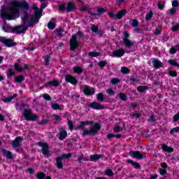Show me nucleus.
Returning a JSON list of instances; mask_svg holds the SVG:
<instances>
[{
    "label": "nucleus",
    "mask_w": 179,
    "mask_h": 179,
    "mask_svg": "<svg viewBox=\"0 0 179 179\" xmlns=\"http://www.w3.org/2000/svg\"><path fill=\"white\" fill-rule=\"evenodd\" d=\"M111 83L112 85H118L120 83V79L114 78L111 80Z\"/></svg>",
    "instance_id": "052dcab7"
},
{
    "label": "nucleus",
    "mask_w": 179,
    "mask_h": 179,
    "mask_svg": "<svg viewBox=\"0 0 179 179\" xmlns=\"http://www.w3.org/2000/svg\"><path fill=\"white\" fill-rule=\"evenodd\" d=\"M14 69L15 71H18V72H23V68L20 67V65L17 63L14 64Z\"/></svg>",
    "instance_id": "a18cd8bd"
},
{
    "label": "nucleus",
    "mask_w": 179,
    "mask_h": 179,
    "mask_svg": "<svg viewBox=\"0 0 179 179\" xmlns=\"http://www.w3.org/2000/svg\"><path fill=\"white\" fill-rule=\"evenodd\" d=\"M6 75H7L8 79H10L12 76H15V75H16V72L13 71V69L10 68L7 70Z\"/></svg>",
    "instance_id": "393cba45"
},
{
    "label": "nucleus",
    "mask_w": 179,
    "mask_h": 179,
    "mask_svg": "<svg viewBox=\"0 0 179 179\" xmlns=\"http://www.w3.org/2000/svg\"><path fill=\"white\" fill-rule=\"evenodd\" d=\"M66 136H68V132L66 131V130L61 131L59 136V140L64 141V139H65Z\"/></svg>",
    "instance_id": "b1692460"
},
{
    "label": "nucleus",
    "mask_w": 179,
    "mask_h": 179,
    "mask_svg": "<svg viewBox=\"0 0 179 179\" xmlns=\"http://www.w3.org/2000/svg\"><path fill=\"white\" fill-rule=\"evenodd\" d=\"M174 132L176 134L179 133V127H173V128L171 129L169 134L171 135H173L174 134Z\"/></svg>",
    "instance_id": "de8ad7c7"
},
{
    "label": "nucleus",
    "mask_w": 179,
    "mask_h": 179,
    "mask_svg": "<svg viewBox=\"0 0 179 179\" xmlns=\"http://www.w3.org/2000/svg\"><path fill=\"white\" fill-rule=\"evenodd\" d=\"M50 86H54L55 87H58L59 86V82L57 80H50L48 83Z\"/></svg>",
    "instance_id": "c756f323"
},
{
    "label": "nucleus",
    "mask_w": 179,
    "mask_h": 179,
    "mask_svg": "<svg viewBox=\"0 0 179 179\" xmlns=\"http://www.w3.org/2000/svg\"><path fill=\"white\" fill-rule=\"evenodd\" d=\"M106 93H108V94H109V96H113V94L115 93L114 92V90H113V88H108L106 90Z\"/></svg>",
    "instance_id": "680f3d73"
},
{
    "label": "nucleus",
    "mask_w": 179,
    "mask_h": 179,
    "mask_svg": "<svg viewBox=\"0 0 179 179\" xmlns=\"http://www.w3.org/2000/svg\"><path fill=\"white\" fill-rule=\"evenodd\" d=\"M45 63L44 65L45 66H48L50 65V61L51 60V56L50 55H46L45 56Z\"/></svg>",
    "instance_id": "473e14b6"
},
{
    "label": "nucleus",
    "mask_w": 179,
    "mask_h": 179,
    "mask_svg": "<svg viewBox=\"0 0 179 179\" xmlns=\"http://www.w3.org/2000/svg\"><path fill=\"white\" fill-rule=\"evenodd\" d=\"M103 158V155L101 154H94L92 155L90 157V162H97V160H100V159Z\"/></svg>",
    "instance_id": "412c9836"
},
{
    "label": "nucleus",
    "mask_w": 179,
    "mask_h": 179,
    "mask_svg": "<svg viewBox=\"0 0 179 179\" xmlns=\"http://www.w3.org/2000/svg\"><path fill=\"white\" fill-rule=\"evenodd\" d=\"M149 122H156V118L155 117V114H152L148 120Z\"/></svg>",
    "instance_id": "338daca9"
},
{
    "label": "nucleus",
    "mask_w": 179,
    "mask_h": 179,
    "mask_svg": "<svg viewBox=\"0 0 179 179\" xmlns=\"http://www.w3.org/2000/svg\"><path fill=\"white\" fill-rule=\"evenodd\" d=\"M169 75H170V76H172V78H177V71H169Z\"/></svg>",
    "instance_id": "bf43d9fd"
},
{
    "label": "nucleus",
    "mask_w": 179,
    "mask_h": 179,
    "mask_svg": "<svg viewBox=\"0 0 179 179\" xmlns=\"http://www.w3.org/2000/svg\"><path fill=\"white\" fill-rule=\"evenodd\" d=\"M162 150H163V152H167V153H173V152H174V148H173L172 147H169L166 144H163L162 145Z\"/></svg>",
    "instance_id": "5701e85b"
},
{
    "label": "nucleus",
    "mask_w": 179,
    "mask_h": 179,
    "mask_svg": "<svg viewBox=\"0 0 179 179\" xmlns=\"http://www.w3.org/2000/svg\"><path fill=\"white\" fill-rule=\"evenodd\" d=\"M56 160V167L59 170H62V169H64V164H62V158L61 157H57L55 158Z\"/></svg>",
    "instance_id": "aec40b11"
},
{
    "label": "nucleus",
    "mask_w": 179,
    "mask_h": 179,
    "mask_svg": "<svg viewBox=\"0 0 179 179\" xmlns=\"http://www.w3.org/2000/svg\"><path fill=\"white\" fill-rule=\"evenodd\" d=\"M152 64L155 69L163 68V63L159 59L152 58Z\"/></svg>",
    "instance_id": "dca6fc26"
},
{
    "label": "nucleus",
    "mask_w": 179,
    "mask_h": 179,
    "mask_svg": "<svg viewBox=\"0 0 179 179\" xmlns=\"http://www.w3.org/2000/svg\"><path fill=\"white\" fill-rule=\"evenodd\" d=\"M173 122H177V121H178V120H179V112L178 113H176V115H174V116L173 117Z\"/></svg>",
    "instance_id": "774afa93"
},
{
    "label": "nucleus",
    "mask_w": 179,
    "mask_h": 179,
    "mask_svg": "<svg viewBox=\"0 0 179 179\" xmlns=\"http://www.w3.org/2000/svg\"><path fill=\"white\" fill-rule=\"evenodd\" d=\"M172 6L173 8H177L179 6V2L178 0H173L172 1Z\"/></svg>",
    "instance_id": "0e129e2a"
},
{
    "label": "nucleus",
    "mask_w": 179,
    "mask_h": 179,
    "mask_svg": "<svg viewBox=\"0 0 179 179\" xmlns=\"http://www.w3.org/2000/svg\"><path fill=\"white\" fill-rule=\"evenodd\" d=\"M119 97L122 101H127L128 100V97H127V95L124 93L120 92L119 94Z\"/></svg>",
    "instance_id": "4c0bfd02"
},
{
    "label": "nucleus",
    "mask_w": 179,
    "mask_h": 179,
    "mask_svg": "<svg viewBox=\"0 0 179 179\" xmlns=\"http://www.w3.org/2000/svg\"><path fill=\"white\" fill-rule=\"evenodd\" d=\"M131 25L132 27H138V26H139V21L136 19L131 20Z\"/></svg>",
    "instance_id": "49530a36"
},
{
    "label": "nucleus",
    "mask_w": 179,
    "mask_h": 179,
    "mask_svg": "<svg viewBox=\"0 0 179 179\" xmlns=\"http://www.w3.org/2000/svg\"><path fill=\"white\" fill-rule=\"evenodd\" d=\"M88 106L91 108H93V110H103L104 109V106H103V105H101L97 102L90 103V104Z\"/></svg>",
    "instance_id": "2eb2a0df"
},
{
    "label": "nucleus",
    "mask_w": 179,
    "mask_h": 179,
    "mask_svg": "<svg viewBox=\"0 0 179 179\" xmlns=\"http://www.w3.org/2000/svg\"><path fill=\"white\" fill-rule=\"evenodd\" d=\"M76 9V5L74 4L73 2L70 1L67 3V6H66L67 13H71L73 12V10H75Z\"/></svg>",
    "instance_id": "f3484780"
},
{
    "label": "nucleus",
    "mask_w": 179,
    "mask_h": 179,
    "mask_svg": "<svg viewBox=\"0 0 179 179\" xmlns=\"http://www.w3.org/2000/svg\"><path fill=\"white\" fill-rule=\"evenodd\" d=\"M87 160H89V159L85 158V155L81 154V155L78 158L77 162L80 164L82 161L87 162Z\"/></svg>",
    "instance_id": "72a5a7b5"
},
{
    "label": "nucleus",
    "mask_w": 179,
    "mask_h": 179,
    "mask_svg": "<svg viewBox=\"0 0 179 179\" xmlns=\"http://www.w3.org/2000/svg\"><path fill=\"white\" fill-rule=\"evenodd\" d=\"M88 55L90 57H92V58L96 57H100V52H90L88 53Z\"/></svg>",
    "instance_id": "37998d69"
},
{
    "label": "nucleus",
    "mask_w": 179,
    "mask_h": 179,
    "mask_svg": "<svg viewBox=\"0 0 179 179\" xmlns=\"http://www.w3.org/2000/svg\"><path fill=\"white\" fill-rule=\"evenodd\" d=\"M130 82L131 85H134L135 82H138V80L135 78V76H131Z\"/></svg>",
    "instance_id": "13d9d810"
},
{
    "label": "nucleus",
    "mask_w": 179,
    "mask_h": 179,
    "mask_svg": "<svg viewBox=\"0 0 179 179\" xmlns=\"http://www.w3.org/2000/svg\"><path fill=\"white\" fill-rule=\"evenodd\" d=\"M64 79L66 83H71V85H73V86H76L78 85V80H76L75 76L71 74H67Z\"/></svg>",
    "instance_id": "ddd939ff"
},
{
    "label": "nucleus",
    "mask_w": 179,
    "mask_h": 179,
    "mask_svg": "<svg viewBox=\"0 0 179 179\" xmlns=\"http://www.w3.org/2000/svg\"><path fill=\"white\" fill-rule=\"evenodd\" d=\"M56 26H57V24L54 22L50 21L48 24V27L49 30H54V29H55Z\"/></svg>",
    "instance_id": "c9c22d12"
},
{
    "label": "nucleus",
    "mask_w": 179,
    "mask_h": 179,
    "mask_svg": "<svg viewBox=\"0 0 179 179\" xmlns=\"http://www.w3.org/2000/svg\"><path fill=\"white\" fill-rule=\"evenodd\" d=\"M163 29L162 25H159L155 28V30L154 31L155 36H159V34H162V30Z\"/></svg>",
    "instance_id": "c85d7f7f"
},
{
    "label": "nucleus",
    "mask_w": 179,
    "mask_h": 179,
    "mask_svg": "<svg viewBox=\"0 0 179 179\" xmlns=\"http://www.w3.org/2000/svg\"><path fill=\"white\" fill-rule=\"evenodd\" d=\"M152 17H153V12L150 10V12L147 13L145 15V20L149 22L152 20Z\"/></svg>",
    "instance_id": "2f4dec72"
},
{
    "label": "nucleus",
    "mask_w": 179,
    "mask_h": 179,
    "mask_svg": "<svg viewBox=\"0 0 179 179\" xmlns=\"http://www.w3.org/2000/svg\"><path fill=\"white\" fill-rule=\"evenodd\" d=\"M125 55V50L120 48L113 52L112 57H116V58H121Z\"/></svg>",
    "instance_id": "4468645a"
},
{
    "label": "nucleus",
    "mask_w": 179,
    "mask_h": 179,
    "mask_svg": "<svg viewBox=\"0 0 179 179\" xmlns=\"http://www.w3.org/2000/svg\"><path fill=\"white\" fill-rule=\"evenodd\" d=\"M106 65H107V60L100 61L98 63V66H99V68H104Z\"/></svg>",
    "instance_id": "3c124183"
},
{
    "label": "nucleus",
    "mask_w": 179,
    "mask_h": 179,
    "mask_svg": "<svg viewBox=\"0 0 179 179\" xmlns=\"http://www.w3.org/2000/svg\"><path fill=\"white\" fill-rule=\"evenodd\" d=\"M169 64H170V65H172V66H179L178 63L177 62V61L174 60V59H169L168 61Z\"/></svg>",
    "instance_id": "8fccbe9b"
},
{
    "label": "nucleus",
    "mask_w": 179,
    "mask_h": 179,
    "mask_svg": "<svg viewBox=\"0 0 179 179\" xmlns=\"http://www.w3.org/2000/svg\"><path fill=\"white\" fill-rule=\"evenodd\" d=\"M15 83H22L24 80V76L23 75H19L14 78Z\"/></svg>",
    "instance_id": "bb28decb"
},
{
    "label": "nucleus",
    "mask_w": 179,
    "mask_h": 179,
    "mask_svg": "<svg viewBox=\"0 0 179 179\" xmlns=\"http://www.w3.org/2000/svg\"><path fill=\"white\" fill-rule=\"evenodd\" d=\"M23 137L17 136L13 141V148H17L20 146V142H22Z\"/></svg>",
    "instance_id": "a211bd4d"
},
{
    "label": "nucleus",
    "mask_w": 179,
    "mask_h": 179,
    "mask_svg": "<svg viewBox=\"0 0 179 179\" xmlns=\"http://www.w3.org/2000/svg\"><path fill=\"white\" fill-rule=\"evenodd\" d=\"M166 13H168V15H170L171 16H173V15H176V13H177V9H176L175 8H171L166 12Z\"/></svg>",
    "instance_id": "a19ab883"
},
{
    "label": "nucleus",
    "mask_w": 179,
    "mask_h": 179,
    "mask_svg": "<svg viewBox=\"0 0 179 179\" xmlns=\"http://www.w3.org/2000/svg\"><path fill=\"white\" fill-rule=\"evenodd\" d=\"M105 174L107 177H113L114 176V172H113V170L108 169L105 171Z\"/></svg>",
    "instance_id": "58836bf2"
},
{
    "label": "nucleus",
    "mask_w": 179,
    "mask_h": 179,
    "mask_svg": "<svg viewBox=\"0 0 179 179\" xmlns=\"http://www.w3.org/2000/svg\"><path fill=\"white\" fill-rule=\"evenodd\" d=\"M19 9L27 12L30 9V4L26 1H19L17 0H13L8 5V10L10 13H8L6 9L1 10V15L2 19H7V20H14L15 15H19Z\"/></svg>",
    "instance_id": "f257e3e1"
},
{
    "label": "nucleus",
    "mask_w": 179,
    "mask_h": 179,
    "mask_svg": "<svg viewBox=\"0 0 179 179\" xmlns=\"http://www.w3.org/2000/svg\"><path fill=\"white\" fill-rule=\"evenodd\" d=\"M83 92L85 96L90 97V96H93V94L96 93V91L94 90V88L85 85L83 87Z\"/></svg>",
    "instance_id": "f8f14e48"
},
{
    "label": "nucleus",
    "mask_w": 179,
    "mask_h": 179,
    "mask_svg": "<svg viewBox=\"0 0 179 179\" xmlns=\"http://www.w3.org/2000/svg\"><path fill=\"white\" fill-rule=\"evenodd\" d=\"M129 155L131 157H133L134 159H137L138 160H142L143 159H146V155H143V154L141 153V151H132L131 150L129 152Z\"/></svg>",
    "instance_id": "9d476101"
},
{
    "label": "nucleus",
    "mask_w": 179,
    "mask_h": 179,
    "mask_svg": "<svg viewBox=\"0 0 179 179\" xmlns=\"http://www.w3.org/2000/svg\"><path fill=\"white\" fill-rule=\"evenodd\" d=\"M17 97V94H13V96L6 97L3 99V103H10L13 99Z\"/></svg>",
    "instance_id": "cd10ccee"
},
{
    "label": "nucleus",
    "mask_w": 179,
    "mask_h": 179,
    "mask_svg": "<svg viewBox=\"0 0 179 179\" xmlns=\"http://www.w3.org/2000/svg\"><path fill=\"white\" fill-rule=\"evenodd\" d=\"M51 107L52 110H61V106H59V104L57 103H52Z\"/></svg>",
    "instance_id": "864d4df0"
},
{
    "label": "nucleus",
    "mask_w": 179,
    "mask_h": 179,
    "mask_svg": "<svg viewBox=\"0 0 179 179\" xmlns=\"http://www.w3.org/2000/svg\"><path fill=\"white\" fill-rule=\"evenodd\" d=\"M66 4L64 3H62L61 4H59L58 6V8H59V10L60 12H64V10H66Z\"/></svg>",
    "instance_id": "e433bc0d"
},
{
    "label": "nucleus",
    "mask_w": 179,
    "mask_h": 179,
    "mask_svg": "<svg viewBox=\"0 0 179 179\" xmlns=\"http://www.w3.org/2000/svg\"><path fill=\"white\" fill-rule=\"evenodd\" d=\"M23 115L26 121H37V120H38V116L36 114H33L30 109H24Z\"/></svg>",
    "instance_id": "423d86ee"
},
{
    "label": "nucleus",
    "mask_w": 179,
    "mask_h": 179,
    "mask_svg": "<svg viewBox=\"0 0 179 179\" xmlns=\"http://www.w3.org/2000/svg\"><path fill=\"white\" fill-rule=\"evenodd\" d=\"M127 15V10L122 9L120 11H118L116 15L114 14V12L111 11L108 13V15L110 16L111 19H118L119 20H121Z\"/></svg>",
    "instance_id": "0eeeda50"
},
{
    "label": "nucleus",
    "mask_w": 179,
    "mask_h": 179,
    "mask_svg": "<svg viewBox=\"0 0 179 179\" xmlns=\"http://www.w3.org/2000/svg\"><path fill=\"white\" fill-rule=\"evenodd\" d=\"M41 12H36V15H32L29 20L27 27H34V24H37L38 22H40V19H41Z\"/></svg>",
    "instance_id": "39448f33"
},
{
    "label": "nucleus",
    "mask_w": 179,
    "mask_h": 179,
    "mask_svg": "<svg viewBox=\"0 0 179 179\" xmlns=\"http://www.w3.org/2000/svg\"><path fill=\"white\" fill-rule=\"evenodd\" d=\"M46 177H47V175L43 172H38L36 175L37 179H45Z\"/></svg>",
    "instance_id": "f704fd0d"
},
{
    "label": "nucleus",
    "mask_w": 179,
    "mask_h": 179,
    "mask_svg": "<svg viewBox=\"0 0 179 179\" xmlns=\"http://www.w3.org/2000/svg\"><path fill=\"white\" fill-rule=\"evenodd\" d=\"M63 160L64 159H71L72 157V153L69 152L68 154H63L60 157Z\"/></svg>",
    "instance_id": "09e8293b"
},
{
    "label": "nucleus",
    "mask_w": 179,
    "mask_h": 179,
    "mask_svg": "<svg viewBox=\"0 0 179 179\" xmlns=\"http://www.w3.org/2000/svg\"><path fill=\"white\" fill-rule=\"evenodd\" d=\"M84 34L83 32L78 31L76 35L73 34L70 39V50L71 51H75V50H78L79 48V42H78V38H83Z\"/></svg>",
    "instance_id": "20e7f679"
},
{
    "label": "nucleus",
    "mask_w": 179,
    "mask_h": 179,
    "mask_svg": "<svg viewBox=\"0 0 179 179\" xmlns=\"http://www.w3.org/2000/svg\"><path fill=\"white\" fill-rule=\"evenodd\" d=\"M55 31L56 34L59 36V37H64V35H62V29H57Z\"/></svg>",
    "instance_id": "5fc2aeb1"
},
{
    "label": "nucleus",
    "mask_w": 179,
    "mask_h": 179,
    "mask_svg": "<svg viewBox=\"0 0 179 179\" xmlns=\"http://www.w3.org/2000/svg\"><path fill=\"white\" fill-rule=\"evenodd\" d=\"M97 12L99 15H103V13H106V10L103 8L99 7L97 8Z\"/></svg>",
    "instance_id": "4d7b16f0"
},
{
    "label": "nucleus",
    "mask_w": 179,
    "mask_h": 179,
    "mask_svg": "<svg viewBox=\"0 0 179 179\" xmlns=\"http://www.w3.org/2000/svg\"><path fill=\"white\" fill-rule=\"evenodd\" d=\"M120 71H121L122 73H124V75H127V74L129 73V72H131L129 69H128V67H125V66H122L121 68Z\"/></svg>",
    "instance_id": "ea45409f"
},
{
    "label": "nucleus",
    "mask_w": 179,
    "mask_h": 179,
    "mask_svg": "<svg viewBox=\"0 0 179 179\" xmlns=\"http://www.w3.org/2000/svg\"><path fill=\"white\" fill-rule=\"evenodd\" d=\"M43 99L44 100H47L48 101H51V96H50V94H43Z\"/></svg>",
    "instance_id": "69168bd1"
},
{
    "label": "nucleus",
    "mask_w": 179,
    "mask_h": 179,
    "mask_svg": "<svg viewBox=\"0 0 179 179\" xmlns=\"http://www.w3.org/2000/svg\"><path fill=\"white\" fill-rule=\"evenodd\" d=\"M149 87L146 85H141L137 87V92H139L140 93H143V92H146Z\"/></svg>",
    "instance_id": "7c9ffc66"
},
{
    "label": "nucleus",
    "mask_w": 179,
    "mask_h": 179,
    "mask_svg": "<svg viewBox=\"0 0 179 179\" xmlns=\"http://www.w3.org/2000/svg\"><path fill=\"white\" fill-rule=\"evenodd\" d=\"M96 99L98 100V101H104V94H103V93H99L96 95Z\"/></svg>",
    "instance_id": "79ce46f5"
},
{
    "label": "nucleus",
    "mask_w": 179,
    "mask_h": 179,
    "mask_svg": "<svg viewBox=\"0 0 179 179\" xmlns=\"http://www.w3.org/2000/svg\"><path fill=\"white\" fill-rule=\"evenodd\" d=\"M73 71L75 73H78V75H80L83 72V69L79 66H74L73 67Z\"/></svg>",
    "instance_id": "a878e982"
},
{
    "label": "nucleus",
    "mask_w": 179,
    "mask_h": 179,
    "mask_svg": "<svg viewBox=\"0 0 179 179\" xmlns=\"http://www.w3.org/2000/svg\"><path fill=\"white\" fill-rule=\"evenodd\" d=\"M1 153L3 156H6V159L8 160H12V159H13V154H12V152L9 150H2Z\"/></svg>",
    "instance_id": "6ab92c4d"
},
{
    "label": "nucleus",
    "mask_w": 179,
    "mask_h": 179,
    "mask_svg": "<svg viewBox=\"0 0 179 179\" xmlns=\"http://www.w3.org/2000/svg\"><path fill=\"white\" fill-rule=\"evenodd\" d=\"M123 38V44H124L127 48H131L134 45V43L129 40V34L128 32H124Z\"/></svg>",
    "instance_id": "9b49d317"
},
{
    "label": "nucleus",
    "mask_w": 179,
    "mask_h": 179,
    "mask_svg": "<svg viewBox=\"0 0 179 179\" xmlns=\"http://www.w3.org/2000/svg\"><path fill=\"white\" fill-rule=\"evenodd\" d=\"M127 162L128 164H131L133 166V167L134 169H136V170H139V169H141V164H139L136 162H134L132 159H127Z\"/></svg>",
    "instance_id": "4be33fe9"
},
{
    "label": "nucleus",
    "mask_w": 179,
    "mask_h": 179,
    "mask_svg": "<svg viewBox=\"0 0 179 179\" xmlns=\"http://www.w3.org/2000/svg\"><path fill=\"white\" fill-rule=\"evenodd\" d=\"M38 146H41V152L43 155V156H47V157H50V145L47 143L43 142H38Z\"/></svg>",
    "instance_id": "6e6552de"
},
{
    "label": "nucleus",
    "mask_w": 179,
    "mask_h": 179,
    "mask_svg": "<svg viewBox=\"0 0 179 179\" xmlns=\"http://www.w3.org/2000/svg\"><path fill=\"white\" fill-rule=\"evenodd\" d=\"M178 30H179V24H176L171 28V31L173 33H176V32L178 31Z\"/></svg>",
    "instance_id": "603ef678"
},
{
    "label": "nucleus",
    "mask_w": 179,
    "mask_h": 179,
    "mask_svg": "<svg viewBox=\"0 0 179 179\" xmlns=\"http://www.w3.org/2000/svg\"><path fill=\"white\" fill-rule=\"evenodd\" d=\"M176 52H176V50L175 46H173L172 48H170V50H169V54H170L171 55H174V54H176Z\"/></svg>",
    "instance_id": "e2e57ef3"
},
{
    "label": "nucleus",
    "mask_w": 179,
    "mask_h": 179,
    "mask_svg": "<svg viewBox=\"0 0 179 179\" xmlns=\"http://www.w3.org/2000/svg\"><path fill=\"white\" fill-rule=\"evenodd\" d=\"M21 20L22 24L20 25H17L15 27L10 26L7 29L5 27H3V30L5 33H13V34H22L23 33H26L29 27H27V21L30 20L29 17V13L27 11H23V14L21 15Z\"/></svg>",
    "instance_id": "7ed1b4c3"
},
{
    "label": "nucleus",
    "mask_w": 179,
    "mask_h": 179,
    "mask_svg": "<svg viewBox=\"0 0 179 179\" xmlns=\"http://www.w3.org/2000/svg\"><path fill=\"white\" fill-rule=\"evenodd\" d=\"M67 125L70 131H73V129L75 128V124H73V122H72V120H69Z\"/></svg>",
    "instance_id": "c03bdc74"
},
{
    "label": "nucleus",
    "mask_w": 179,
    "mask_h": 179,
    "mask_svg": "<svg viewBox=\"0 0 179 179\" xmlns=\"http://www.w3.org/2000/svg\"><path fill=\"white\" fill-rule=\"evenodd\" d=\"M86 125H93L90 129H85ZM75 131H80V129H84L81 133V136H89L90 135H97L99 131L101 129V124L100 122H94L93 120L81 121L80 124L76 126Z\"/></svg>",
    "instance_id": "f03ea898"
},
{
    "label": "nucleus",
    "mask_w": 179,
    "mask_h": 179,
    "mask_svg": "<svg viewBox=\"0 0 179 179\" xmlns=\"http://www.w3.org/2000/svg\"><path fill=\"white\" fill-rule=\"evenodd\" d=\"M91 31H92V33H97L99 31V27L96 25H92V27H91Z\"/></svg>",
    "instance_id": "6e6d98bb"
},
{
    "label": "nucleus",
    "mask_w": 179,
    "mask_h": 179,
    "mask_svg": "<svg viewBox=\"0 0 179 179\" xmlns=\"http://www.w3.org/2000/svg\"><path fill=\"white\" fill-rule=\"evenodd\" d=\"M0 41L8 48H10V47H15V45H16V43L13 42V39L7 38L5 36H0Z\"/></svg>",
    "instance_id": "1a4fd4ad"
}]
</instances>
